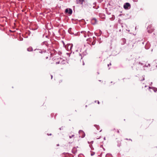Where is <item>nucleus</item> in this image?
Wrapping results in <instances>:
<instances>
[{
    "instance_id": "nucleus-44",
    "label": "nucleus",
    "mask_w": 157,
    "mask_h": 157,
    "mask_svg": "<svg viewBox=\"0 0 157 157\" xmlns=\"http://www.w3.org/2000/svg\"><path fill=\"white\" fill-rule=\"evenodd\" d=\"M110 67H109V69H110Z\"/></svg>"
},
{
    "instance_id": "nucleus-10",
    "label": "nucleus",
    "mask_w": 157,
    "mask_h": 157,
    "mask_svg": "<svg viewBox=\"0 0 157 157\" xmlns=\"http://www.w3.org/2000/svg\"><path fill=\"white\" fill-rule=\"evenodd\" d=\"M87 54V53L86 52V51H85L84 52H83L81 54H80L79 55L81 56V59H82V57L84 56H86Z\"/></svg>"
},
{
    "instance_id": "nucleus-16",
    "label": "nucleus",
    "mask_w": 157,
    "mask_h": 157,
    "mask_svg": "<svg viewBox=\"0 0 157 157\" xmlns=\"http://www.w3.org/2000/svg\"><path fill=\"white\" fill-rule=\"evenodd\" d=\"M150 47V44L147 43L145 46V48L146 49H148Z\"/></svg>"
},
{
    "instance_id": "nucleus-26",
    "label": "nucleus",
    "mask_w": 157,
    "mask_h": 157,
    "mask_svg": "<svg viewBox=\"0 0 157 157\" xmlns=\"http://www.w3.org/2000/svg\"><path fill=\"white\" fill-rule=\"evenodd\" d=\"M94 154H95L94 152H91V156H93L94 155Z\"/></svg>"
},
{
    "instance_id": "nucleus-11",
    "label": "nucleus",
    "mask_w": 157,
    "mask_h": 157,
    "mask_svg": "<svg viewBox=\"0 0 157 157\" xmlns=\"http://www.w3.org/2000/svg\"><path fill=\"white\" fill-rule=\"evenodd\" d=\"M97 22V20L95 18H93L91 20V23L93 25L95 24Z\"/></svg>"
},
{
    "instance_id": "nucleus-9",
    "label": "nucleus",
    "mask_w": 157,
    "mask_h": 157,
    "mask_svg": "<svg viewBox=\"0 0 157 157\" xmlns=\"http://www.w3.org/2000/svg\"><path fill=\"white\" fill-rule=\"evenodd\" d=\"M65 12L68 13L69 14H71L72 13V11L71 9L67 8L65 10Z\"/></svg>"
},
{
    "instance_id": "nucleus-18",
    "label": "nucleus",
    "mask_w": 157,
    "mask_h": 157,
    "mask_svg": "<svg viewBox=\"0 0 157 157\" xmlns=\"http://www.w3.org/2000/svg\"><path fill=\"white\" fill-rule=\"evenodd\" d=\"M84 1V0H78V3L82 4L83 2Z\"/></svg>"
},
{
    "instance_id": "nucleus-37",
    "label": "nucleus",
    "mask_w": 157,
    "mask_h": 157,
    "mask_svg": "<svg viewBox=\"0 0 157 157\" xmlns=\"http://www.w3.org/2000/svg\"><path fill=\"white\" fill-rule=\"evenodd\" d=\"M103 139H104V140H105V137H104V138H103Z\"/></svg>"
},
{
    "instance_id": "nucleus-27",
    "label": "nucleus",
    "mask_w": 157,
    "mask_h": 157,
    "mask_svg": "<svg viewBox=\"0 0 157 157\" xmlns=\"http://www.w3.org/2000/svg\"><path fill=\"white\" fill-rule=\"evenodd\" d=\"M139 64H140L141 65H144V63H141L140 62H139Z\"/></svg>"
},
{
    "instance_id": "nucleus-1",
    "label": "nucleus",
    "mask_w": 157,
    "mask_h": 157,
    "mask_svg": "<svg viewBox=\"0 0 157 157\" xmlns=\"http://www.w3.org/2000/svg\"><path fill=\"white\" fill-rule=\"evenodd\" d=\"M52 63L55 64L56 65L60 64L61 66L65 64L66 61L62 58L59 57V56H52Z\"/></svg>"
},
{
    "instance_id": "nucleus-35",
    "label": "nucleus",
    "mask_w": 157,
    "mask_h": 157,
    "mask_svg": "<svg viewBox=\"0 0 157 157\" xmlns=\"http://www.w3.org/2000/svg\"><path fill=\"white\" fill-rule=\"evenodd\" d=\"M45 58L46 59H48V57L47 56H46V57H45Z\"/></svg>"
},
{
    "instance_id": "nucleus-43",
    "label": "nucleus",
    "mask_w": 157,
    "mask_h": 157,
    "mask_svg": "<svg viewBox=\"0 0 157 157\" xmlns=\"http://www.w3.org/2000/svg\"><path fill=\"white\" fill-rule=\"evenodd\" d=\"M126 140H128V139H126Z\"/></svg>"
},
{
    "instance_id": "nucleus-45",
    "label": "nucleus",
    "mask_w": 157,
    "mask_h": 157,
    "mask_svg": "<svg viewBox=\"0 0 157 157\" xmlns=\"http://www.w3.org/2000/svg\"><path fill=\"white\" fill-rule=\"evenodd\" d=\"M118 132H119V131H118Z\"/></svg>"
},
{
    "instance_id": "nucleus-28",
    "label": "nucleus",
    "mask_w": 157,
    "mask_h": 157,
    "mask_svg": "<svg viewBox=\"0 0 157 157\" xmlns=\"http://www.w3.org/2000/svg\"><path fill=\"white\" fill-rule=\"evenodd\" d=\"M74 136V135H71V136H70L69 138H72Z\"/></svg>"
},
{
    "instance_id": "nucleus-19",
    "label": "nucleus",
    "mask_w": 157,
    "mask_h": 157,
    "mask_svg": "<svg viewBox=\"0 0 157 157\" xmlns=\"http://www.w3.org/2000/svg\"><path fill=\"white\" fill-rule=\"evenodd\" d=\"M27 50L28 51L31 52L33 51V49L32 47H30L28 48Z\"/></svg>"
},
{
    "instance_id": "nucleus-34",
    "label": "nucleus",
    "mask_w": 157,
    "mask_h": 157,
    "mask_svg": "<svg viewBox=\"0 0 157 157\" xmlns=\"http://www.w3.org/2000/svg\"><path fill=\"white\" fill-rule=\"evenodd\" d=\"M62 42L63 45H65V44H64V42L63 41H62Z\"/></svg>"
},
{
    "instance_id": "nucleus-46",
    "label": "nucleus",
    "mask_w": 157,
    "mask_h": 157,
    "mask_svg": "<svg viewBox=\"0 0 157 157\" xmlns=\"http://www.w3.org/2000/svg\"><path fill=\"white\" fill-rule=\"evenodd\" d=\"M156 67L157 68V65L156 66Z\"/></svg>"
},
{
    "instance_id": "nucleus-2",
    "label": "nucleus",
    "mask_w": 157,
    "mask_h": 157,
    "mask_svg": "<svg viewBox=\"0 0 157 157\" xmlns=\"http://www.w3.org/2000/svg\"><path fill=\"white\" fill-rule=\"evenodd\" d=\"M87 43L90 45H95L96 41V37L94 36L92 38H90L87 39Z\"/></svg>"
},
{
    "instance_id": "nucleus-36",
    "label": "nucleus",
    "mask_w": 157,
    "mask_h": 157,
    "mask_svg": "<svg viewBox=\"0 0 157 157\" xmlns=\"http://www.w3.org/2000/svg\"><path fill=\"white\" fill-rule=\"evenodd\" d=\"M82 64H83V65H84V64H85L84 63V62L83 61Z\"/></svg>"
},
{
    "instance_id": "nucleus-33",
    "label": "nucleus",
    "mask_w": 157,
    "mask_h": 157,
    "mask_svg": "<svg viewBox=\"0 0 157 157\" xmlns=\"http://www.w3.org/2000/svg\"><path fill=\"white\" fill-rule=\"evenodd\" d=\"M144 79H145L144 78H144H143V79H142V80H141V81H143V80H144Z\"/></svg>"
},
{
    "instance_id": "nucleus-30",
    "label": "nucleus",
    "mask_w": 157,
    "mask_h": 157,
    "mask_svg": "<svg viewBox=\"0 0 157 157\" xmlns=\"http://www.w3.org/2000/svg\"><path fill=\"white\" fill-rule=\"evenodd\" d=\"M134 2H138V0H132Z\"/></svg>"
},
{
    "instance_id": "nucleus-31",
    "label": "nucleus",
    "mask_w": 157,
    "mask_h": 157,
    "mask_svg": "<svg viewBox=\"0 0 157 157\" xmlns=\"http://www.w3.org/2000/svg\"><path fill=\"white\" fill-rule=\"evenodd\" d=\"M111 65V63H110L109 64H108V67H109V66L110 65Z\"/></svg>"
},
{
    "instance_id": "nucleus-13",
    "label": "nucleus",
    "mask_w": 157,
    "mask_h": 157,
    "mask_svg": "<svg viewBox=\"0 0 157 157\" xmlns=\"http://www.w3.org/2000/svg\"><path fill=\"white\" fill-rule=\"evenodd\" d=\"M81 33L83 34L84 37H86L87 36L86 33L85 31H82L81 32Z\"/></svg>"
},
{
    "instance_id": "nucleus-24",
    "label": "nucleus",
    "mask_w": 157,
    "mask_h": 157,
    "mask_svg": "<svg viewBox=\"0 0 157 157\" xmlns=\"http://www.w3.org/2000/svg\"><path fill=\"white\" fill-rule=\"evenodd\" d=\"M78 157H84V156L83 154H80L78 155Z\"/></svg>"
},
{
    "instance_id": "nucleus-17",
    "label": "nucleus",
    "mask_w": 157,
    "mask_h": 157,
    "mask_svg": "<svg viewBox=\"0 0 157 157\" xmlns=\"http://www.w3.org/2000/svg\"><path fill=\"white\" fill-rule=\"evenodd\" d=\"M72 29L71 28H70L68 30V32L69 33L71 34H73V33L71 31Z\"/></svg>"
},
{
    "instance_id": "nucleus-41",
    "label": "nucleus",
    "mask_w": 157,
    "mask_h": 157,
    "mask_svg": "<svg viewBox=\"0 0 157 157\" xmlns=\"http://www.w3.org/2000/svg\"><path fill=\"white\" fill-rule=\"evenodd\" d=\"M52 135V134H49V135Z\"/></svg>"
},
{
    "instance_id": "nucleus-12",
    "label": "nucleus",
    "mask_w": 157,
    "mask_h": 157,
    "mask_svg": "<svg viewBox=\"0 0 157 157\" xmlns=\"http://www.w3.org/2000/svg\"><path fill=\"white\" fill-rule=\"evenodd\" d=\"M128 46L129 48L132 49L134 46V44L131 43H130L128 44Z\"/></svg>"
},
{
    "instance_id": "nucleus-22",
    "label": "nucleus",
    "mask_w": 157,
    "mask_h": 157,
    "mask_svg": "<svg viewBox=\"0 0 157 157\" xmlns=\"http://www.w3.org/2000/svg\"><path fill=\"white\" fill-rule=\"evenodd\" d=\"M150 66V64H148L147 65H146V64H145L143 65V67H148Z\"/></svg>"
},
{
    "instance_id": "nucleus-38",
    "label": "nucleus",
    "mask_w": 157,
    "mask_h": 157,
    "mask_svg": "<svg viewBox=\"0 0 157 157\" xmlns=\"http://www.w3.org/2000/svg\"><path fill=\"white\" fill-rule=\"evenodd\" d=\"M129 140H131V141H132V140H131V139H129Z\"/></svg>"
},
{
    "instance_id": "nucleus-14",
    "label": "nucleus",
    "mask_w": 157,
    "mask_h": 157,
    "mask_svg": "<svg viewBox=\"0 0 157 157\" xmlns=\"http://www.w3.org/2000/svg\"><path fill=\"white\" fill-rule=\"evenodd\" d=\"M63 155H66L67 156H69V157H74L71 154H70L68 153H63Z\"/></svg>"
},
{
    "instance_id": "nucleus-8",
    "label": "nucleus",
    "mask_w": 157,
    "mask_h": 157,
    "mask_svg": "<svg viewBox=\"0 0 157 157\" xmlns=\"http://www.w3.org/2000/svg\"><path fill=\"white\" fill-rule=\"evenodd\" d=\"M126 40L124 38H122L120 40L121 44L122 45H124L126 43Z\"/></svg>"
},
{
    "instance_id": "nucleus-3",
    "label": "nucleus",
    "mask_w": 157,
    "mask_h": 157,
    "mask_svg": "<svg viewBox=\"0 0 157 157\" xmlns=\"http://www.w3.org/2000/svg\"><path fill=\"white\" fill-rule=\"evenodd\" d=\"M62 53L61 52L59 51L58 52L55 50H53L51 52V55L52 56H59L62 54Z\"/></svg>"
},
{
    "instance_id": "nucleus-15",
    "label": "nucleus",
    "mask_w": 157,
    "mask_h": 157,
    "mask_svg": "<svg viewBox=\"0 0 157 157\" xmlns=\"http://www.w3.org/2000/svg\"><path fill=\"white\" fill-rule=\"evenodd\" d=\"M94 126L95 127V128H96L98 130H99V132H101V130H100V129H100V127H99V126L98 125H94Z\"/></svg>"
},
{
    "instance_id": "nucleus-4",
    "label": "nucleus",
    "mask_w": 157,
    "mask_h": 157,
    "mask_svg": "<svg viewBox=\"0 0 157 157\" xmlns=\"http://www.w3.org/2000/svg\"><path fill=\"white\" fill-rule=\"evenodd\" d=\"M42 48L45 50L48 49L49 46V44L47 41H45L41 44Z\"/></svg>"
},
{
    "instance_id": "nucleus-39",
    "label": "nucleus",
    "mask_w": 157,
    "mask_h": 157,
    "mask_svg": "<svg viewBox=\"0 0 157 157\" xmlns=\"http://www.w3.org/2000/svg\"><path fill=\"white\" fill-rule=\"evenodd\" d=\"M52 78V76L51 75V78Z\"/></svg>"
},
{
    "instance_id": "nucleus-32",
    "label": "nucleus",
    "mask_w": 157,
    "mask_h": 157,
    "mask_svg": "<svg viewBox=\"0 0 157 157\" xmlns=\"http://www.w3.org/2000/svg\"><path fill=\"white\" fill-rule=\"evenodd\" d=\"M63 129V127H61V128H59V130H62V129Z\"/></svg>"
},
{
    "instance_id": "nucleus-25",
    "label": "nucleus",
    "mask_w": 157,
    "mask_h": 157,
    "mask_svg": "<svg viewBox=\"0 0 157 157\" xmlns=\"http://www.w3.org/2000/svg\"><path fill=\"white\" fill-rule=\"evenodd\" d=\"M110 20H111V21L113 20H114V19H115V17L114 16H113L112 17L110 18Z\"/></svg>"
},
{
    "instance_id": "nucleus-7",
    "label": "nucleus",
    "mask_w": 157,
    "mask_h": 157,
    "mask_svg": "<svg viewBox=\"0 0 157 157\" xmlns=\"http://www.w3.org/2000/svg\"><path fill=\"white\" fill-rule=\"evenodd\" d=\"M151 28V25H149L147 28V31L149 33H151L153 31V29Z\"/></svg>"
},
{
    "instance_id": "nucleus-40",
    "label": "nucleus",
    "mask_w": 157,
    "mask_h": 157,
    "mask_svg": "<svg viewBox=\"0 0 157 157\" xmlns=\"http://www.w3.org/2000/svg\"><path fill=\"white\" fill-rule=\"evenodd\" d=\"M98 104H99V101L98 102Z\"/></svg>"
},
{
    "instance_id": "nucleus-23",
    "label": "nucleus",
    "mask_w": 157,
    "mask_h": 157,
    "mask_svg": "<svg viewBox=\"0 0 157 157\" xmlns=\"http://www.w3.org/2000/svg\"><path fill=\"white\" fill-rule=\"evenodd\" d=\"M75 149H76L75 148H74L72 150V152L74 154H75L76 153V152L74 151H75Z\"/></svg>"
},
{
    "instance_id": "nucleus-42",
    "label": "nucleus",
    "mask_w": 157,
    "mask_h": 157,
    "mask_svg": "<svg viewBox=\"0 0 157 157\" xmlns=\"http://www.w3.org/2000/svg\"><path fill=\"white\" fill-rule=\"evenodd\" d=\"M97 142H100V141H98Z\"/></svg>"
},
{
    "instance_id": "nucleus-21",
    "label": "nucleus",
    "mask_w": 157,
    "mask_h": 157,
    "mask_svg": "<svg viewBox=\"0 0 157 157\" xmlns=\"http://www.w3.org/2000/svg\"><path fill=\"white\" fill-rule=\"evenodd\" d=\"M101 136H100L99 137L98 136H94V139L95 140H98L99 139H101Z\"/></svg>"
},
{
    "instance_id": "nucleus-29",
    "label": "nucleus",
    "mask_w": 157,
    "mask_h": 157,
    "mask_svg": "<svg viewBox=\"0 0 157 157\" xmlns=\"http://www.w3.org/2000/svg\"><path fill=\"white\" fill-rule=\"evenodd\" d=\"M100 147H102V148H103V149L104 151H105V149L103 147V145H101Z\"/></svg>"
},
{
    "instance_id": "nucleus-20",
    "label": "nucleus",
    "mask_w": 157,
    "mask_h": 157,
    "mask_svg": "<svg viewBox=\"0 0 157 157\" xmlns=\"http://www.w3.org/2000/svg\"><path fill=\"white\" fill-rule=\"evenodd\" d=\"M105 157H113V156L111 154L108 153L106 155Z\"/></svg>"
},
{
    "instance_id": "nucleus-6",
    "label": "nucleus",
    "mask_w": 157,
    "mask_h": 157,
    "mask_svg": "<svg viewBox=\"0 0 157 157\" xmlns=\"http://www.w3.org/2000/svg\"><path fill=\"white\" fill-rule=\"evenodd\" d=\"M79 133L80 135V136L82 138H83L85 136V134L83 131L80 130L79 131Z\"/></svg>"
},
{
    "instance_id": "nucleus-5",
    "label": "nucleus",
    "mask_w": 157,
    "mask_h": 157,
    "mask_svg": "<svg viewBox=\"0 0 157 157\" xmlns=\"http://www.w3.org/2000/svg\"><path fill=\"white\" fill-rule=\"evenodd\" d=\"M123 7L125 10H128L131 8V5L129 3L126 2L124 4Z\"/></svg>"
}]
</instances>
